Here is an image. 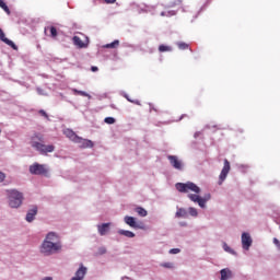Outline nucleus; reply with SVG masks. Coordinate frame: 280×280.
Returning <instances> with one entry per match:
<instances>
[{
  "instance_id": "obj_22",
  "label": "nucleus",
  "mask_w": 280,
  "mask_h": 280,
  "mask_svg": "<svg viewBox=\"0 0 280 280\" xmlns=\"http://www.w3.org/2000/svg\"><path fill=\"white\" fill-rule=\"evenodd\" d=\"M119 235H125V237H135V234L127 230H119Z\"/></svg>"
},
{
  "instance_id": "obj_38",
  "label": "nucleus",
  "mask_w": 280,
  "mask_h": 280,
  "mask_svg": "<svg viewBox=\"0 0 280 280\" xmlns=\"http://www.w3.org/2000/svg\"><path fill=\"white\" fill-rule=\"evenodd\" d=\"M0 135H1V129H0Z\"/></svg>"
},
{
  "instance_id": "obj_34",
  "label": "nucleus",
  "mask_w": 280,
  "mask_h": 280,
  "mask_svg": "<svg viewBox=\"0 0 280 280\" xmlns=\"http://www.w3.org/2000/svg\"><path fill=\"white\" fill-rule=\"evenodd\" d=\"M91 71H93V72L100 71V68H97L96 66H92V67H91Z\"/></svg>"
},
{
  "instance_id": "obj_24",
  "label": "nucleus",
  "mask_w": 280,
  "mask_h": 280,
  "mask_svg": "<svg viewBox=\"0 0 280 280\" xmlns=\"http://www.w3.org/2000/svg\"><path fill=\"white\" fill-rule=\"evenodd\" d=\"M0 8H2L4 12H8V14H10V8H8V4H5L3 0H0Z\"/></svg>"
},
{
  "instance_id": "obj_29",
  "label": "nucleus",
  "mask_w": 280,
  "mask_h": 280,
  "mask_svg": "<svg viewBox=\"0 0 280 280\" xmlns=\"http://www.w3.org/2000/svg\"><path fill=\"white\" fill-rule=\"evenodd\" d=\"M39 115H42V117H45L46 119H49V115H47V112H45V109H40L38 112Z\"/></svg>"
},
{
  "instance_id": "obj_9",
  "label": "nucleus",
  "mask_w": 280,
  "mask_h": 280,
  "mask_svg": "<svg viewBox=\"0 0 280 280\" xmlns=\"http://www.w3.org/2000/svg\"><path fill=\"white\" fill-rule=\"evenodd\" d=\"M242 245L245 250H248V248L253 246V238H250V234L246 232L242 234Z\"/></svg>"
},
{
  "instance_id": "obj_6",
  "label": "nucleus",
  "mask_w": 280,
  "mask_h": 280,
  "mask_svg": "<svg viewBox=\"0 0 280 280\" xmlns=\"http://www.w3.org/2000/svg\"><path fill=\"white\" fill-rule=\"evenodd\" d=\"M231 172V163L229 160H224L223 168L219 175V185H222L224 180H226V176H229V173Z\"/></svg>"
},
{
  "instance_id": "obj_5",
  "label": "nucleus",
  "mask_w": 280,
  "mask_h": 280,
  "mask_svg": "<svg viewBox=\"0 0 280 280\" xmlns=\"http://www.w3.org/2000/svg\"><path fill=\"white\" fill-rule=\"evenodd\" d=\"M30 172L35 176H47V173L49 171L47 170V165L34 163L33 165L30 166Z\"/></svg>"
},
{
  "instance_id": "obj_37",
  "label": "nucleus",
  "mask_w": 280,
  "mask_h": 280,
  "mask_svg": "<svg viewBox=\"0 0 280 280\" xmlns=\"http://www.w3.org/2000/svg\"><path fill=\"white\" fill-rule=\"evenodd\" d=\"M102 253H106V249H103V252Z\"/></svg>"
},
{
  "instance_id": "obj_10",
  "label": "nucleus",
  "mask_w": 280,
  "mask_h": 280,
  "mask_svg": "<svg viewBox=\"0 0 280 280\" xmlns=\"http://www.w3.org/2000/svg\"><path fill=\"white\" fill-rule=\"evenodd\" d=\"M167 159H168L171 165L175 170H183V162L180 160H178V156H176V155H168Z\"/></svg>"
},
{
  "instance_id": "obj_32",
  "label": "nucleus",
  "mask_w": 280,
  "mask_h": 280,
  "mask_svg": "<svg viewBox=\"0 0 280 280\" xmlns=\"http://www.w3.org/2000/svg\"><path fill=\"white\" fill-rule=\"evenodd\" d=\"M125 97H126V100H127L128 102H131V104H139V102H136V101L130 100V97H129L128 95H125Z\"/></svg>"
},
{
  "instance_id": "obj_12",
  "label": "nucleus",
  "mask_w": 280,
  "mask_h": 280,
  "mask_svg": "<svg viewBox=\"0 0 280 280\" xmlns=\"http://www.w3.org/2000/svg\"><path fill=\"white\" fill-rule=\"evenodd\" d=\"M37 213H38V207L34 206L26 213V222H34V218H36Z\"/></svg>"
},
{
  "instance_id": "obj_11",
  "label": "nucleus",
  "mask_w": 280,
  "mask_h": 280,
  "mask_svg": "<svg viewBox=\"0 0 280 280\" xmlns=\"http://www.w3.org/2000/svg\"><path fill=\"white\" fill-rule=\"evenodd\" d=\"M74 143H78L79 148H93V141L83 139L80 136L74 140Z\"/></svg>"
},
{
  "instance_id": "obj_4",
  "label": "nucleus",
  "mask_w": 280,
  "mask_h": 280,
  "mask_svg": "<svg viewBox=\"0 0 280 280\" xmlns=\"http://www.w3.org/2000/svg\"><path fill=\"white\" fill-rule=\"evenodd\" d=\"M7 196L9 200V207H11V209H19V207L23 205V192L16 189H11L7 190Z\"/></svg>"
},
{
  "instance_id": "obj_19",
  "label": "nucleus",
  "mask_w": 280,
  "mask_h": 280,
  "mask_svg": "<svg viewBox=\"0 0 280 280\" xmlns=\"http://www.w3.org/2000/svg\"><path fill=\"white\" fill-rule=\"evenodd\" d=\"M175 215L176 218H187V210L179 208Z\"/></svg>"
},
{
  "instance_id": "obj_26",
  "label": "nucleus",
  "mask_w": 280,
  "mask_h": 280,
  "mask_svg": "<svg viewBox=\"0 0 280 280\" xmlns=\"http://www.w3.org/2000/svg\"><path fill=\"white\" fill-rule=\"evenodd\" d=\"M223 249L225 250V253H231V255H235V252L231 249L230 246L226 245V243H224Z\"/></svg>"
},
{
  "instance_id": "obj_13",
  "label": "nucleus",
  "mask_w": 280,
  "mask_h": 280,
  "mask_svg": "<svg viewBox=\"0 0 280 280\" xmlns=\"http://www.w3.org/2000/svg\"><path fill=\"white\" fill-rule=\"evenodd\" d=\"M125 222L128 224V226H131V229H141V225L137 223L135 217H125Z\"/></svg>"
},
{
  "instance_id": "obj_30",
  "label": "nucleus",
  "mask_w": 280,
  "mask_h": 280,
  "mask_svg": "<svg viewBox=\"0 0 280 280\" xmlns=\"http://www.w3.org/2000/svg\"><path fill=\"white\" fill-rule=\"evenodd\" d=\"M171 255H178V253H180L179 248H173L170 250Z\"/></svg>"
},
{
  "instance_id": "obj_28",
  "label": "nucleus",
  "mask_w": 280,
  "mask_h": 280,
  "mask_svg": "<svg viewBox=\"0 0 280 280\" xmlns=\"http://www.w3.org/2000/svg\"><path fill=\"white\" fill-rule=\"evenodd\" d=\"M104 121H105V124L113 125V124H115L116 120L113 117H106L104 119Z\"/></svg>"
},
{
  "instance_id": "obj_31",
  "label": "nucleus",
  "mask_w": 280,
  "mask_h": 280,
  "mask_svg": "<svg viewBox=\"0 0 280 280\" xmlns=\"http://www.w3.org/2000/svg\"><path fill=\"white\" fill-rule=\"evenodd\" d=\"M5 180V174L3 172H0V183H3Z\"/></svg>"
},
{
  "instance_id": "obj_18",
  "label": "nucleus",
  "mask_w": 280,
  "mask_h": 280,
  "mask_svg": "<svg viewBox=\"0 0 280 280\" xmlns=\"http://www.w3.org/2000/svg\"><path fill=\"white\" fill-rule=\"evenodd\" d=\"M136 213H138V215H140V218H145V215H148V210L143 209L141 207L136 208Z\"/></svg>"
},
{
  "instance_id": "obj_20",
  "label": "nucleus",
  "mask_w": 280,
  "mask_h": 280,
  "mask_svg": "<svg viewBox=\"0 0 280 280\" xmlns=\"http://www.w3.org/2000/svg\"><path fill=\"white\" fill-rule=\"evenodd\" d=\"M47 30H49L51 38H57L58 30L56 28V26H49V27H47Z\"/></svg>"
},
{
  "instance_id": "obj_8",
  "label": "nucleus",
  "mask_w": 280,
  "mask_h": 280,
  "mask_svg": "<svg viewBox=\"0 0 280 280\" xmlns=\"http://www.w3.org/2000/svg\"><path fill=\"white\" fill-rule=\"evenodd\" d=\"M0 40H2V43H5V45H8L11 49H14L15 51L19 50V46H16V44H14V42H12L8 37H5V33L1 28H0Z\"/></svg>"
},
{
  "instance_id": "obj_33",
  "label": "nucleus",
  "mask_w": 280,
  "mask_h": 280,
  "mask_svg": "<svg viewBox=\"0 0 280 280\" xmlns=\"http://www.w3.org/2000/svg\"><path fill=\"white\" fill-rule=\"evenodd\" d=\"M164 268H172V262H165L162 265Z\"/></svg>"
},
{
  "instance_id": "obj_23",
  "label": "nucleus",
  "mask_w": 280,
  "mask_h": 280,
  "mask_svg": "<svg viewBox=\"0 0 280 280\" xmlns=\"http://www.w3.org/2000/svg\"><path fill=\"white\" fill-rule=\"evenodd\" d=\"M177 47H178V49H182V50L189 49V44H187L185 42H178Z\"/></svg>"
},
{
  "instance_id": "obj_2",
  "label": "nucleus",
  "mask_w": 280,
  "mask_h": 280,
  "mask_svg": "<svg viewBox=\"0 0 280 280\" xmlns=\"http://www.w3.org/2000/svg\"><path fill=\"white\" fill-rule=\"evenodd\" d=\"M61 248L62 245L60 244V242H58V234L50 232L46 235V238L40 246V253L43 255L49 256L58 253V250H60Z\"/></svg>"
},
{
  "instance_id": "obj_35",
  "label": "nucleus",
  "mask_w": 280,
  "mask_h": 280,
  "mask_svg": "<svg viewBox=\"0 0 280 280\" xmlns=\"http://www.w3.org/2000/svg\"><path fill=\"white\" fill-rule=\"evenodd\" d=\"M273 244H276V246H280V242H279V240L273 238Z\"/></svg>"
},
{
  "instance_id": "obj_17",
  "label": "nucleus",
  "mask_w": 280,
  "mask_h": 280,
  "mask_svg": "<svg viewBox=\"0 0 280 280\" xmlns=\"http://www.w3.org/2000/svg\"><path fill=\"white\" fill-rule=\"evenodd\" d=\"M105 49H117V47H119V39H115L114 42H112L110 44H106L105 46H103Z\"/></svg>"
},
{
  "instance_id": "obj_3",
  "label": "nucleus",
  "mask_w": 280,
  "mask_h": 280,
  "mask_svg": "<svg viewBox=\"0 0 280 280\" xmlns=\"http://www.w3.org/2000/svg\"><path fill=\"white\" fill-rule=\"evenodd\" d=\"M31 147L39 152V154H49V152L56 150L54 144H45V137L42 133H35L31 137Z\"/></svg>"
},
{
  "instance_id": "obj_25",
  "label": "nucleus",
  "mask_w": 280,
  "mask_h": 280,
  "mask_svg": "<svg viewBox=\"0 0 280 280\" xmlns=\"http://www.w3.org/2000/svg\"><path fill=\"white\" fill-rule=\"evenodd\" d=\"M188 213L192 217V218H197L198 217V210L196 208H189L188 209Z\"/></svg>"
},
{
  "instance_id": "obj_27",
  "label": "nucleus",
  "mask_w": 280,
  "mask_h": 280,
  "mask_svg": "<svg viewBox=\"0 0 280 280\" xmlns=\"http://www.w3.org/2000/svg\"><path fill=\"white\" fill-rule=\"evenodd\" d=\"M74 93H77V95H81L82 97H89V93L84 91L74 90Z\"/></svg>"
},
{
  "instance_id": "obj_1",
  "label": "nucleus",
  "mask_w": 280,
  "mask_h": 280,
  "mask_svg": "<svg viewBox=\"0 0 280 280\" xmlns=\"http://www.w3.org/2000/svg\"><path fill=\"white\" fill-rule=\"evenodd\" d=\"M175 187L180 194H188L189 200L197 202L201 209H205L207 202L211 200V194H206L203 197H200L198 195L200 194V187L192 182L177 183ZM189 191H194V194H189Z\"/></svg>"
},
{
  "instance_id": "obj_16",
  "label": "nucleus",
  "mask_w": 280,
  "mask_h": 280,
  "mask_svg": "<svg viewBox=\"0 0 280 280\" xmlns=\"http://www.w3.org/2000/svg\"><path fill=\"white\" fill-rule=\"evenodd\" d=\"M232 277V272L230 269H222L221 270V280H229Z\"/></svg>"
},
{
  "instance_id": "obj_14",
  "label": "nucleus",
  "mask_w": 280,
  "mask_h": 280,
  "mask_svg": "<svg viewBox=\"0 0 280 280\" xmlns=\"http://www.w3.org/2000/svg\"><path fill=\"white\" fill-rule=\"evenodd\" d=\"M97 231L100 235H106L110 231V223H103L101 225H97Z\"/></svg>"
},
{
  "instance_id": "obj_15",
  "label": "nucleus",
  "mask_w": 280,
  "mask_h": 280,
  "mask_svg": "<svg viewBox=\"0 0 280 280\" xmlns=\"http://www.w3.org/2000/svg\"><path fill=\"white\" fill-rule=\"evenodd\" d=\"M63 135H65L68 139H70V141H73V143H75V141H77L78 137H79V136H77V135L74 133V131L71 130V129H65V130H63Z\"/></svg>"
},
{
  "instance_id": "obj_7",
  "label": "nucleus",
  "mask_w": 280,
  "mask_h": 280,
  "mask_svg": "<svg viewBox=\"0 0 280 280\" xmlns=\"http://www.w3.org/2000/svg\"><path fill=\"white\" fill-rule=\"evenodd\" d=\"M72 43L79 49H86V47H89V37H85V40H82L79 36H73Z\"/></svg>"
},
{
  "instance_id": "obj_36",
  "label": "nucleus",
  "mask_w": 280,
  "mask_h": 280,
  "mask_svg": "<svg viewBox=\"0 0 280 280\" xmlns=\"http://www.w3.org/2000/svg\"><path fill=\"white\" fill-rule=\"evenodd\" d=\"M105 1V3H115V1H117V0H104Z\"/></svg>"
},
{
  "instance_id": "obj_21",
  "label": "nucleus",
  "mask_w": 280,
  "mask_h": 280,
  "mask_svg": "<svg viewBox=\"0 0 280 280\" xmlns=\"http://www.w3.org/2000/svg\"><path fill=\"white\" fill-rule=\"evenodd\" d=\"M159 51H160V54H163L165 51H172V46H166V45L162 44L159 46Z\"/></svg>"
}]
</instances>
